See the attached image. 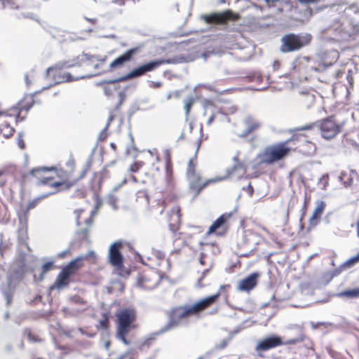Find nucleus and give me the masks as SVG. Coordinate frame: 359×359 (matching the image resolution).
Returning <instances> with one entry per match:
<instances>
[{
    "label": "nucleus",
    "mask_w": 359,
    "mask_h": 359,
    "mask_svg": "<svg viewBox=\"0 0 359 359\" xmlns=\"http://www.w3.org/2000/svg\"><path fill=\"white\" fill-rule=\"evenodd\" d=\"M219 297L220 293L217 292L201 299L191 305L184 304L171 308L166 313L168 321L161 329V332L164 333L180 326L192 316L200 317L203 311L217 302Z\"/></svg>",
    "instance_id": "1"
},
{
    "label": "nucleus",
    "mask_w": 359,
    "mask_h": 359,
    "mask_svg": "<svg viewBox=\"0 0 359 359\" xmlns=\"http://www.w3.org/2000/svg\"><path fill=\"white\" fill-rule=\"evenodd\" d=\"M88 258L95 259V253L93 251H90L86 255L77 257L63 266L50 289L62 290L68 287L72 282V278L76 276L79 271L83 267V261Z\"/></svg>",
    "instance_id": "2"
},
{
    "label": "nucleus",
    "mask_w": 359,
    "mask_h": 359,
    "mask_svg": "<svg viewBox=\"0 0 359 359\" xmlns=\"http://www.w3.org/2000/svg\"><path fill=\"white\" fill-rule=\"evenodd\" d=\"M345 125V121L337 123L333 116H328L321 121L311 123L302 127H297L290 130L291 133L303 130H311L316 128L320 130L322 137L326 140H330L339 133Z\"/></svg>",
    "instance_id": "3"
},
{
    "label": "nucleus",
    "mask_w": 359,
    "mask_h": 359,
    "mask_svg": "<svg viewBox=\"0 0 359 359\" xmlns=\"http://www.w3.org/2000/svg\"><path fill=\"white\" fill-rule=\"evenodd\" d=\"M116 336L124 344L129 345L130 341L127 336L131 330L137 327L135 324L137 318L136 312L134 309H125L116 314Z\"/></svg>",
    "instance_id": "4"
},
{
    "label": "nucleus",
    "mask_w": 359,
    "mask_h": 359,
    "mask_svg": "<svg viewBox=\"0 0 359 359\" xmlns=\"http://www.w3.org/2000/svg\"><path fill=\"white\" fill-rule=\"evenodd\" d=\"M313 36L309 33L294 34L290 33L281 38L280 50L282 53H287L300 50L310 44Z\"/></svg>",
    "instance_id": "5"
},
{
    "label": "nucleus",
    "mask_w": 359,
    "mask_h": 359,
    "mask_svg": "<svg viewBox=\"0 0 359 359\" xmlns=\"http://www.w3.org/2000/svg\"><path fill=\"white\" fill-rule=\"evenodd\" d=\"M289 141L290 140H287L285 142L266 147L262 154L257 155L260 163L271 164L287 156L290 151V148L286 145Z\"/></svg>",
    "instance_id": "6"
},
{
    "label": "nucleus",
    "mask_w": 359,
    "mask_h": 359,
    "mask_svg": "<svg viewBox=\"0 0 359 359\" xmlns=\"http://www.w3.org/2000/svg\"><path fill=\"white\" fill-rule=\"evenodd\" d=\"M156 65L157 64L156 63L155 60L149 61L148 62L139 65L138 67H135L124 76L114 79L109 81H102L100 83V85L103 84L104 83H120L130 79L139 78L146 74L147 72L154 71V69H157Z\"/></svg>",
    "instance_id": "7"
},
{
    "label": "nucleus",
    "mask_w": 359,
    "mask_h": 359,
    "mask_svg": "<svg viewBox=\"0 0 359 359\" xmlns=\"http://www.w3.org/2000/svg\"><path fill=\"white\" fill-rule=\"evenodd\" d=\"M161 282L158 273L153 269H148L140 273L137 278L138 287L145 290H154Z\"/></svg>",
    "instance_id": "8"
},
{
    "label": "nucleus",
    "mask_w": 359,
    "mask_h": 359,
    "mask_svg": "<svg viewBox=\"0 0 359 359\" xmlns=\"http://www.w3.org/2000/svg\"><path fill=\"white\" fill-rule=\"evenodd\" d=\"M94 57V55H91L83 52L81 55L74 57L72 59L65 61H59L53 66H51L46 69V76H48L50 72L55 70H61L62 69L72 68L74 67H80L85 60H90Z\"/></svg>",
    "instance_id": "9"
},
{
    "label": "nucleus",
    "mask_w": 359,
    "mask_h": 359,
    "mask_svg": "<svg viewBox=\"0 0 359 359\" xmlns=\"http://www.w3.org/2000/svg\"><path fill=\"white\" fill-rule=\"evenodd\" d=\"M122 243L116 241L109 248V261L121 276H123V257L121 252Z\"/></svg>",
    "instance_id": "10"
},
{
    "label": "nucleus",
    "mask_w": 359,
    "mask_h": 359,
    "mask_svg": "<svg viewBox=\"0 0 359 359\" xmlns=\"http://www.w3.org/2000/svg\"><path fill=\"white\" fill-rule=\"evenodd\" d=\"M312 229L313 226H289L285 230L293 241L308 244V240L310 238V232Z\"/></svg>",
    "instance_id": "11"
},
{
    "label": "nucleus",
    "mask_w": 359,
    "mask_h": 359,
    "mask_svg": "<svg viewBox=\"0 0 359 359\" xmlns=\"http://www.w3.org/2000/svg\"><path fill=\"white\" fill-rule=\"evenodd\" d=\"M161 334H162L161 330L157 332L150 334L138 345V350L141 353H147L149 350L152 349L149 359L154 358L158 352V348L156 346V339Z\"/></svg>",
    "instance_id": "12"
},
{
    "label": "nucleus",
    "mask_w": 359,
    "mask_h": 359,
    "mask_svg": "<svg viewBox=\"0 0 359 359\" xmlns=\"http://www.w3.org/2000/svg\"><path fill=\"white\" fill-rule=\"evenodd\" d=\"M283 345L282 338L277 335H272L259 341L255 346V351L259 355L261 353Z\"/></svg>",
    "instance_id": "13"
},
{
    "label": "nucleus",
    "mask_w": 359,
    "mask_h": 359,
    "mask_svg": "<svg viewBox=\"0 0 359 359\" xmlns=\"http://www.w3.org/2000/svg\"><path fill=\"white\" fill-rule=\"evenodd\" d=\"M232 13L231 10H226L222 12H215L208 15H202L201 18L208 25H222L226 20L231 18Z\"/></svg>",
    "instance_id": "14"
},
{
    "label": "nucleus",
    "mask_w": 359,
    "mask_h": 359,
    "mask_svg": "<svg viewBox=\"0 0 359 359\" xmlns=\"http://www.w3.org/2000/svg\"><path fill=\"white\" fill-rule=\"evenodd\" d=\"M140 46L134 47L127 50L121 55L115 58L109 65V69L108 72H111L113 69L118 68L128 62H130L134 57V55L139 51Z\"/></svg>",
    "instance_id": "15"
},
{
    "label": "nucleus",
    "mask_w": 359,
    "mask_h": 359,
    "mask_svg": "<svg viewBox=\"0 0 359 359\" xmlns=\"http://www.w3.org/2000/svg\"><path fill=\"white\" fill-rule=\"evenodd\" d=\"M100 74H87V75H83V76H77V77H74L70 73L67 72V73H65L62 75H57L56 74H53V79L55 80V81L53 83H51L47 86H44L42 88V90H48L50 88H51L52 86H55V85H57V84H59L62 82H64V81H67V82H72V81H78V80H80V79H90L93 76H97V75H100Z\"/></svg>",
    "instance_id": "16"
},
{
    "label": "nucleus",
    "mask_w": 359,
    "mask_h": 359,
    "mask_svg": "<svg viewBox=\"0 0 359 359\" xmlns=\"http://www.w3.org/2000/svg\"><path fill=\"white\" fill-rule=\"evenodd\" d=\"M53 170H56V168L54 166L36 167V168H32L29 171V175L38 178L37 182L35 183L36 186L46 185V184L49 185L50 184L49 182L51 181L53 179V177H43L42 179H39V176H38V175H39L42 172H46L53 171Z\"/></svg>",
    "instance_id": "17"
},
{
    "label": "nucleus",
    "mask_w": 359,
    "mask_h": 359,
    "mask_svg": "<svg viewBox=\"0 0 359 359\" xmlns=\"http://www.w3.org/2000/svg\"><path fill=\"white\" fill-rule=\"evenodd\" d=\"M259 276V274L258 273H252L243 278L239 282L238 290L244 292L251 291L257 286Z\"/></svg>",
    "instance_id": "18"
},
{
    "label": "nucleus",
    "mask_w": 359,
    "mask_h": 359,
    "mask_svg": "<svg viewBox=\"0 0 359 359\" xmlns=\"http://www.w3.org/2000/svg\"><path fill=\"white\" fill-rule=\"evenodd\" d=\"M243 123L246 128L241 133L238 134V137L241 138L246 137L248 135L259 129L262 126L259 121L250 115L245 118Z\"/></svg>",
    "instance_id": "19"
},
{
    "label": "nucleus",
    "mask_w": 359,
    "mask_h": 359,
    "mask_svg": "<svg viewBox=\"0 0 359 359\" xmlns=\"http://www.w3.org/2000/svg\"><path fill=\"white\" fill-rule=\"evenodd\" d=\"M156 63L157 64V68L163 64H182L186 63L189 61V57L185 55L184 54H180L177 55H174L172 57H169L167 59H156L155 60Z\"/></svg>",
    "instance_id": "20"
},
{
    "label": "nucleus",
    "mask_w": 359,
    "mask_h": 359,
    "mask_svg": "<svg viewBox=\"0 0 359 359\" xmlns=\"http://www.w3.org/2000/svg\"><path fill=\"white\" fill-rule=\"evenodd\" d=\"M189 179L190 189L192 190H196L197 191V194H198L210 183L220 181V180H223L224 178L212 179V180H208L207 182H204L202 184H199L200 177H199V176H198L196 175H195L194 177H191Z\"/></svg>",
    "instance_id": "21"
},
{
    "label": "nucleus",
    "mask_w": 359,
    "mask_h": 359,
    "mask_svg": "<svg viewBox=\"0 0 359 359\" xmlns=\"http://www.w3.org/2000/svg\"><path fill=\"white\" fill-rule=\"evenodd\" d=\"M43 91L42 89L41 90L36 91L33 94H31L29 97V101L25 102V100L22 99L16 106L11 108V110H25L26 111H28L33 106L34 103V96L39 93L40 92Z\"/></svg>",
    "instance_id": "22"
},
{
    "label": "nucleus",
    "mask_w": 359,
    "mask_h": 359,
    "mask_svg": "<svg viewBox=\"0 0 359 359\" xmlns=\"http://www.w3.org/2000/svg\"><path fill=\"white\" fill-rule=\"evenodd\" d=\"M227 231V226H210L209 230L205 233V238L212 235L216 237L224 236Z\"/></svg>",
    "instance_id": "23"
},
{
    "label": "nucleus",
    "mask_w": 359,
    "mask_h": 359,
    "mask_svg": "<svg viewBox=\"0 0 359 359\" xmlns=\"http://www.w3.org/2000/svg\"><path fill=\"white\" fill-rule=\"evenodd\" d=\"M325 203L323 201L318 202L317 206L313 212L311 217L309 218V224H314L318 219L320 218L325 207Z\"/></svg>",
    "instance_id": "24"
},
{
    "label": "nucleus",
    "mask_w": 359,
    "mask_h": 359,
    "mask_svg": "<svg viewBox=\"0 0 359 359\" xmlns=\"http://www.w3.org/2000/svg\"><path fill=\"white\" fill-rule=\"evenodd\" d=\"M57 191H58L57 190H55V191L47 192V193H45V194H41V195L36 196V198H34L32 201H31L27 204V210H29L31 209H33L34 208L36 207V205L41 200L46 198L47 197H48L50 195H53V194H56Z\"/></svg>",
    "instance_id": "25"
},
{
    "label": "nucleus",
    "mask_w": 359,
    "mask_h": 359,
    "mask_svg": "<svg viewBox=\"0 0 359 359\" xmlns=\"http://www.w3.org/2000/svg\"><path fill=\"white\" fill-rule=\"evenodd\" d=\"M94 201H95L94 209L91 211L90 216L88 217L85 220V224H91V223L93 222L92 215L93 214H95L97 211V210H99L102 207V205L103 204V200L102 199L101 197H100V196L98 194L94 195Z\"/></svg>",
    "instance_id": "26"
},
{
    "label": "nucleus",
    "mask_w": 359,
    "mask_h": 359,
    "mask_svg": "<svg viewBox=\"0 0 359 359\" xmlns=\"http://www.w3.org/2000/svg\"><path fill=\"white\" fill-rule=\"evenodd\" d=\"M24 334L30 342L41 343L43 341L40 334L32 332L30 329H26L24 331Z\"/></svg>",
    "instance_id": "27"
},
{
    "label": "nucleus",
    "mask_w": 359,
    "mask_h": 359,
    "mask_svg": "<svg viewBox=\"0 0 359 359\" xmlns=\"http://www.w3.org/2000/svg\"><path fill=\"white\" fill-rule=\"evenodd\" d=\"M118 201V197L112 192L109 193V194L105 198V202L114 210H117L118 207L117 205V202Z\"/></svg>",
    "instance_id": "28"
},
{
    "label": "nucleus",
    "mask_w": 359,
    "mask_h": 359,
    "mask_svg": "<svg viewBox=\"0 0 359 359\" xmlns=\"http://www.w3.org/2000/svg\"><path fill=\"white\" fill-rule=\"evenodd\" d=\"M332 65V63L331 62H327L323 60H318L317 61V65L311 66V69L316 72H323Z\"/></svg>",
    "instance_id": "29"
},
{
    "label": "nucleus",
    "mask_w": 359,
    "mask_h": 359,
    "mask_svg": "<svg viewBox=\"0 0 359 359\" xmlns=\"http://www.w3.org/2000/svg\"><path fill=\"white\" fill-rule=\"evenodd\" d=\"M110 326L109 316L107 313H102V318L99 320V325L97 326V329L108 330Z\"/></svg>",
    "instance_id": "30"
},
{
    "label": "nucleus",
    "mask_w": 359,
    "mask_h": 359,
    "mask_svg": "<svg viewBox=\"0 0 359 359\" xmlns=\"http://www.w3.org/2000/svg\"><path fill=\"white\" fill-rule=\"evenodd\" d=\"M236 210L234 209L233 211L230 212H226L220 215L217 219L212 222V224H225L228 220L232 217L233 212Z\"/></svg>",
    "instance_id": "31"
},
{
    "label": "nucleus",
    "mask_w": 359,
    "mask_h": 359,
    "mask_svg": "<svg viewBox=\"0 0 359 359\" xmlns=\"http://www.w3.org/2000/svg\"><path fill=\"white\" fill-rule=\"evenodd\" d=\"M340 296L350 299L359 298V287L344 290L340 293Z\"/></svg>",
    "instance_id": "32"
},
{
    "label": "nucleus",
    "mask_w": 359,
    "mask_h": 359,
    "mask_svg": "<svg viewBox=\"0 0 359 359\" xmlns=\"http://www.w3.org/2000/svg\"><path fill=\"white\" fill-rule=\"evenodd\" d=\"M339 180L344 184L345 187H350L353 183V178L344 171L341 172L339 176Z\"/></svg>",
    "instance_id": "33"
},
{
    "label": "nucleus",
    "mask_w": 359,
    "mask_h": 359,
    "mask_svg": "<svg viewBox=\"0 0 359 359\" xmlns=\"http://www.w3.org/2000/svg\"><path fill=\"white\" fill-rule=\"evenodd\" d=\"M137 88V84L135 83H130L121 87L118 92H123L126 96L129 94H132Z\"/></svg>",
    "instance_id": "34"
},
{
    "label": "nucleus",
    "mask_w": 359,
    "mask_h": 359,
    "mask_svg": "<svg viewBox=\"0 0 359 359\" xmlns=\"http://www.w3.org/2000/svg\"><path fill=\"white\" fill-rule=\"evenodd\" d=\"M139 110H140L139 104L136 101L133 102L130 104V106L128 109V119L129 121L131 119L132 116Z\"/></svg>",
    "instance_id": "35"
},
{
    "label": "nucleus",
    "mask_w": 359,
    "mask_h": 359,
    "mask_svg": "<svg viewBox=\"0 0 359 359\" xmlns=\"http://www.w3.org/2000/svg\"><path fill=\"white\" fill-rule=\"evenodd\" d=\"M194 98L192 97H189L185 102H184V110H185V115H186V120L188 119L191 109L194 103Z\"/></svg>",
    "instance_id": "36"
},
{
    "label": "nucleus",
    "mask_w": 359,
    "mask_h": 359,
    "mask_svg": "<svg viewBox=\"0 0 359 359\" xmlns=\"http://www.w3.org/2000/svg\"><path fill=\"white\" fill-rule=\"evenodd\" d=\"M74 184V183L68 182H55L50 183L49 184V187L51 188H57V187H60L62 186H65V189L67 190V189H70Z\"/></svg>",
    "instance_id": "37"
},
{
    "label": "nucleus",
    "mask_w": 359,
    "mask_h": 359,
    "mask_svg": "<svg viewBox=\"0 0 359 359\" xmlns=\"http://www.w3.org/2000/svg\"><path fill=\"white\" fill-rule=\"evenodd\" d=\"M195 168H196V163L194 162V159L191 158L189 161L188 167H187V174L188 178L195 176V175H196Z\"/></svg>",
    "instance_id": "38"
},
{
    "label": "nucleus",
    "mask_w": 359,
    "mask_h": 359,
    "mask_svg": "<svg viewBox=\"0 0 359 359\" xmlns=\"http://www.w3.org/2000/svg\"><path fill=\"white\" fill-rule=\"evenodd\" d=\"M200 245L201 246H206V247H210V248H212L213 253L215 254V255H217V254L220 252L219 246L217 245H216L215 243H210V242L204 243V242H201V243H200Z\"/></svg>",
    "instance_id": "39"
},
{
    "label": "nucleus",
    "mask_w": 359,
    "mask_h": 359,
    "mask_svg": "<svg viewBox=\"0 0 359 359\" xmlns=\"http://www.w3.org/2000/svg\"><path fill=\"white\" fill-rule=\"evenodd\" d=\"M118 102H117V104L115 106V108H114L115 110H118V109H120L121 105L125 102L127 96H126V95L124 94L123 92H118Z\"/></svg>",
    "instance_id": "40"
},
{
    "label": "nucleus",
    "mask_w": 359,
    "mask_h": 359,
    "mask_svg": "<svg viewBox=\"0 0 359 359\" xmlns=\"http://www.w3.org/2000/svg\"><path fill=\"white\" fill-rule=\"evenodd\" d=\"M263 235L260 233H253L251 230L244 231V238L246 241H250L252 237L262 236Z\"/></svg>",
    "instance_id": "41"
},
{
    "label": "nucleus",
    "mask_w": 359,
    "mask_h": 359,
    "mask_svg": "<svg viewBox=\"0 0 359 359\" xmlns=\"http://www.w3.org/2000/svg\"><path fill=\"white\" fill-rule=\"evenodd\" d=\"M104 90V94L106 96H111L114 91L116 90V88H113L112 85L111 84H105L102 86Z\"/></svg>",
    "instance_id": "42"
},
{
    "label": "nucleus",
    "mask_w": 359,
    "mask_h": 359,
    "mask_svg": "<svg viewBox=\"0 0 359 359\" xmlns=\"http://www.w3.org/2000/svg\"><path fill=\"white\" fill-rule=\"evenodd\" d=\"M305 337L301 336L297 338L290 339L286 341H283V345H294L299 342H302L304 341Z\"/></svg>",
    "instance_id": "43"
},
{
    "label": "nucleus",
    "mask_w": 359,
    "mask_h": 359,
    "mask_svg": "<svg viewBox=\"0 0 359 359\" xmlns=\"http://www.w3.org/2000/svg\"><path fill=\"white\" fill-rule=\"evenodd\" d=\"M25 135L24 132H19L18 134V140L17 144L20 149H24L25 148V143L23 140V137Z\"/></svg>",
    "instance_id": "44"
},
{
    "label": "nucleus",
    "mask_w": 359,
    "mask_h": 359,
    "mask_svg": "<svg viewBox=\"0 0 359 359\" xmlns=\"http://www.w3.org/2000/svg\"><path fill=\"white\" fill-rule=\"evenodd\" d=\"M5 127L8 130H7V133H4V137L6 139H8L13 135L15 130L14 128L11 127L10 124L7 123L5 124Z\"/></svg>",
    "instance_id": "45"
},
{
    "label": "nucleus",
    "mask_w": 359,
    "mask_h": 359,
    "mask_svg": "<svg viewBox=\"0 0 359 359\" xmlns=\"http://www.w3.org/2000/svg\"><path fill=\"white\" fill-rule=\"evenodd\" d=\"M233 161H235V164L233 165L231 171L230 172L229 174H231L233 172L237 170L239 168H242L244 170L243 165L238 162V158L236 156L233 157Z\"/></svg>",
    "instance_id": "46"
},
{
    "label": "nucleus",
    "mask_w": 359,
    "mask_h": 359,
    "mask_svg": "<svg viewBox=\"0 0 359 359\" xmlns=\"http://www.w3.org/2000/svg\"><path fill=\"white\" fill-rule=\"evenodd\" d=\"M83 212V210H82V209H78V210H75L74 211L73 215H74V217L75 219L76 224H81L80 222H79V218H80L81 215Z\"/></svg>",
    "instance_id": "47"
},
{
    "label": "nucleus",
    "mask_w": 359,
    "mask_h": 359,
    "mask_svg": "<svg viewBox=\"0 0 359 359\" xmlns=\"http://www.w3.org/2000/svg\"><path fill=\"white\" fill-rule=\"evenodd\" d=\"M359 262V252L353 256V257L350 258L347 262H346V264L348 266H352L355 264V263Z\"/></svg>",
    "instance_id": "48"
},
{
    "label": "nucleus",
    "mask_w": 359,
    "mask_h": 359,
    "mask_svg": "<svg viewBox=\"0 0 359 359\" xmlns=\"http://www.w3.org/2000/svg\"><path fill=\"white\" fill-rule=\"evenodd\" d=\"M53 263L48 262L42 266V273H46L53 269Z\"/></svg>",
    "instance_id": "49"
},
{
    "label": "nucleus",
    "mask_w": 359,
    "mask_h": 359,
    "mask_svg": "<svg viewBox=\"0 0 359 359\" xmlns=\"http://www.w3.org/2000/svg\"><path fill=\"white\" fill-rule=\"evenodd\" d=\"M93 156V151H92V153L90 155L89 158L86 161V162L85 163V165H84V168H83L84 169H86L87 170H89V169L90 168V167L92 165Z\"/></svg>",
    "instance_id": "50"
},
{
    "label": "nucleus",
    "mask_w": 359,
    "mask_h": 359,
    "mask_svg": "<svg viewBox=\"0 0 359 359\" xmlns=\"http://www.w3.org/2000/svg\"><path fill=\"white\" fill-rule=\"evenodd\" d=\"M138 194H139L138 198L143 197L145 199L147 203L149 204V195H148V194H147V192L146 191H140L138 192Z\"/></svg>",
    "instance_id": "51"
},
{
    "label": "nucleus",
    "mask_w": 359,
    "mask_h": 359,
    "mask_svg": "<svg viewBox=\"0 0 359 359\" xmlns=\"http://www.w3.org/2000/svg\"><path fill=\"white\" fill-rule=\"evenodd\" d=\"M108 128L107 127H104L102 130L101 132L100 133V135H99V137H98V140L100 141H103L106 139L107 137V134H106V131L107 130Z\"/></svg>",
    "instance_id": "52"
},
{
    "label": "nucleus",
    "mask_w": 359,
    "mask_h": 359,
    "mask_svg": "<svg viewBox=\"0 0 359 359\" xmlns=\"http://www.w3.org/2000/svg\"><path fill=\"white\" fill-rule=\"evenodd\" d=\"M204 250H205V249L202 248V252H201V256H200V258H199V262L203 266L206 264V262H205V258L206 257V255L204 252Z\"/></svg>",
    "instance_id": "53"
},
{
    "label": "nucleus",
    "mask_w": 359,
    "mask_h": 359,
    "mask_svg": "<svg viewBox=\"0 0 359 359\" xmlns=\"http://www.w3.org/2000/svg\"><path fill=\"white\" fill-rule=\"evenodd\" d=\"M207 272H208V269L205 270L203 272L202 276L198 279V283H197V285L198 287H202L203 286L202 281H203V279L205 278Z\"/></svg>",
    "instance_id": "54"
},
{
    "label": "nucleus",
    "mask_w": 359,
    "mask_h": 359,
    "mask_svg": "<svg viewBox=\"0 0 359 359\" xmlns=\"http://www.w3.org/2000/svg\"><path fill=\"white\" fill-rule=\"evenodd\" d=\"M333 216H334V214L332 213V212H330V213L327 214L326 216L324 218L325 222H326V223L332 222V221L331 218Z\"/></svg>",
    "instance_id": "55"
},
{
    "label": "nucleus",
    "mask_w": 359,
    "mask_h": 359,
    "mask_svg": "<svg viewBox=\"0 0 359 359\" xmlns=\"http://www.w3.org/2000/svg\"><path fill=\"white\" fill-rule=\"evenodd\" d=\"M243 189H245L249 193V194L250 196H252V194L254 193V189L250 183L247 186L246 188H243Z\"/></svg>",
    "instance_id": "56"
},
{
    "label": "nucleus",
    "mask_w": 359,
    "mask_h": 359,
    "mask_svg": "<svg viewBox=\"0 0 359 359\" xmlns=\"http://www.w3.org/2000/svg\"><path fill=\"white\" fill-rule=\"evenodd\" d=\"M17 111H18V113H17V114L15 116V120H16V123H18L20 121H24L25 118V116H22V117L20 116V112L22 111H20V110H17Z\"/></svg>",
    "instance_id": "57"
},
{
    "label": "nucleus",
    "mask_w": 359,
    "mask_h": 359,
    "mask_svg": "<svg viewBox=\"0 0 359 359\" xmlns=\"http://www.w3.org/2000/svg\"><path fill=\"white\" fill-rule=\"evenodd\" d=\"M4 174V172L2 170H0V187H3L6 182V179L2 177Z\"/></svg>",
    "instance_id": "58"
},
{
    "label": "nucleus",
    "mask_w": 359,
    "mask_h": 359,
    "mask_svg": "<svg viewBox=\"0 0 359 359\" xmlns=\"http://www.w3.org/2000/svg\"><path fill=\"white\" fill-rule=\"evenodd\" d=\"M6 3H7L9 6H11V7L13 9H18V6H15V1L14 0H6L5 1Z\"/></svg>",
    "instance_id": "59"
},
{
    "label": "nucleus",
    "mask_w": 359,
    "mask_h": 359,
    "mask_svg": "<svg viewBox=\"0 0 359 359\" xmlns=\"http://www.w3.org/2000/svg\"><path fill=\"white\" fill-rule=\"evenodd\" d=\"M114 116L112 114H111L109 116V117H108L107 123V124H106L105 127H107V128H109V126H110V123H111V122L114 120Z\"/></svg>",
    "instance_id": "60"
},
{
    "label": "nucleus",
    "mask_w": 359,
    "mask_h": 359,
    "mask_svg": "<svg viewBox=\"0 0 359 359\" xmlns=\"http://www.w3.org/2000/svg\"><path fill=\"white\" fill-rule=\"evenodd\" d=\"M19 219H20V224H27V221L26 219V213L24 212V219L21 217L20 215H19Z\"/></svg>",
    "instance_id": "61"
},
{
    "label": "nucleus",
    "mask_w": 359,
    "mask_h": 359,
    "mask_svg": "<svg viewBox=\"0 0 359 359\" xmlns=\"http://www.w3.org/2000/svg\"><path fill=\"white\" fill-rule=\"evenodd\" d=\"M111 3L118 4L119 6H124L126 0H113Z\"/></svg>",
    "instance_id": "62"
},
{
    "label": "nucleus",
    "mask_w": 359,
    "mask_h": 359,
    "mask_svg": "<svg viewBox=\"0 0 359 359\" xmlns=\"http://www.w3.org/2000/svg\"><path fill=\"white\" fill-rule=\"evenodd\" d=\"M88 172V170H87L86 169H84V168H83V170H82V172H81V174H80V176H79V177L78 180H81V179L84 178V177H86V174H87V172Z\"/></svg>",
    "instance_id": "63"
},
{
    "label": "nucleus",
    "mask_w": 359,
    "mask_h": 359,
    "mask_svg": "<svg viewBox=\"0 0 359 359\" xmlns=\"http://www.w3.org/2000/svg\"><path fill=\"white\" fill-rule=\"evenodd\" d=\"M100 37L104 38V39H116V36L114 34H109V35H103V36H101Z\"/></svg>",
    "instance_id": "64"
}]
</instances>
